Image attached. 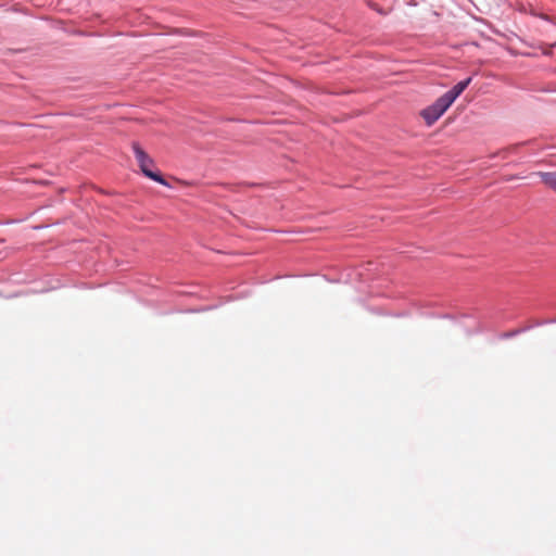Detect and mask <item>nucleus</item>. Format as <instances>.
<instances>
[{
    "instance_id": "nucleus-1",
    "label": "nucleus",
    "mask_w": 556,
    "mask_h": 556,
    "mask_svg": "<svg viewBox=\"0 0 556 556\" xmlns=\"http://www.w3.org/2000/svg\"><path fill=\"white\" fill-rule=\"evenodd\" d=\"M132 150L135 152L137 162L142 170V173L150 179L166 185V181L162 177L160 173L153 172L151 167H153L154 162L153 160L141 149V147L137 143H132Z\"/></svg>"
},
{
    "instance_id": "nucleus-2",
    "label": "nucleus",
    "mask_w": 556,
    "mask_h": 556,
    "mask_svg": "<svg viewBox=\"0 0 556 556\" xmlns=\"http://www.w3.org/2000/svg\"><path fill=\"white\" fill-rule=\"evenodd\" d=\"M452 105V103L442 94L434 103L420 112L427 126H432Z\"/></svg>"
},
{
    "instance_id": "nucleus-3",
    "label": "nucleus",
    "mask_w": 556,
    "mask_h": 556,
    "mask_svg": "<svg viewBox=\"0 0 556 556\" xmlns=\"http://www.w3.org/2000/svg\"><path fill=\"white\" fill-rule=\"evenodd\" d=\"M471 81V77L459 81L456 84L451 90L445 92L443 96L445 99H447L452 104L453 102L460 96V93L468 87V85Z\"/></svg>"
},
{
    "instance_id": "nucleus-4",
    "label": "nucleus",
    "mask_w": 556,
    "mask_h": 556,
    "mask_svg": "<svg viewBox=\"0 0 556 556\" xmlns=\"http://www.w3.org/2000/svg\"><path fill=\"white\" fill-rule=\"evenodd\" d=\"M538 175L542 182L556 192V170L555 172H538Z\"/></svg>"
}]
</instances>
